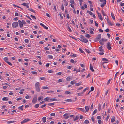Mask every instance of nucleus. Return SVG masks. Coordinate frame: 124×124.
<instances>
[{
  "label": "nucleus",
  "instance_id": "774afa93",
  "mask_svg": "<svg viewBox=\"0 0 124 124\" xmlns=\"http://www.w3.org/2000/svg\"><path fill=\"white\" fill-rule=\"evenodd\" d=\"M50 115L52 116H55V114L54 113H51Z\"/></svg>",
  "mask_w": 124,
  "mask_h": 124
},
{
  "label": "nucleus",
  "instance_id": "603ef678",
  "mask_svg": "<svg viewBox=\"0 0 124 124\" xmlns=\"http://www.w3.org/2000/svg\"><path fill=\"white\" fill-rule=\"evenodd\" d=\"M81 66L82 67H85V65L84 64H80Z\"/></svg>",
  "mask_w": 124,
  "mask_h": 124
},
{
  "label": "nucleus",
  "instance_id": "1a4fd4ad",
  "mask_svg": "<svg viewBox=\"0 0 124 124\" xmlns=\"http://www.w3.org/2000/svg\"><path fill=\"white\" fill-rule=\"evenodd\" d=\"M107 23L109 25L112 26L114 25V23L111 22L109 20H107Z\"/></svg>",
  "mask_w": 124,
  "mask_h": 124
},
{
  "label": "nucleus",
  "instance_id": "4468645a",
  "mask_svg": "<svg viewBox=\"0 0 124 124\" xmlns=\"http://www.w3.org/2000/svg\"><path fill=\"white\" fill-rule=\"evenodd\" d=\"M64 101L66 102H74V100H72L71 99H69L65 100Z\"/></svg>",
  "mask_w": 124,
  "mask_h": 124
},
{
  "label": "nucleus",
  "instance_id": "c756f323",
  "mask_svg": "<svg viewBox=\"0 0 124 124\" xmlns=\"http://www.w3.org/2000/svg\"><path fill=\"white\" fill-rule=\"evenodd\" d=\"M103 41L101 39L99 41L101 45H103Z\"/></svg>",
  "mask_w": 124,
  "mask_h": 124
},
{
  "label": "nucleus",
  "instance_id": "5fc2aeb1",
  "mask_svg": "<svg viewBox=\"0 0 124 124\" xmlns=\"http://www.w3.org/2000/svg\"><path fill=\"white\" fill-rule=\"evenodd\" d=\"M83 94V93L82 92L81 93H78V95L79 96H81Z\"/></svg>",
  "mask_w": 124,
  "mask_h": 124
},
{
  "label": "nucleus",
  "instance_id": "c03bdc74",
  "mask_svg": "<svg viewBox=\"0 0 124 124\" xmlns=\"http://www.w3.org/2000/svg\"><path fill=\"white\" fill-rule=\"evenodd\" d=\"M48 57L49 59H52L53 58V56L51 55H48Z\"/></svg>",
  "mask_w": 124,
  "mask_h": 124
},
{
  "label": "nucleus",
  "instance_id": "6e6d98bb",
  "mask_svg": "<svg viewBox=\"0 0 124 124\" xmlns=\"http://www.w3.org/2000/svg\"><path fill=\"white\" fill-rule=\"evenodd\" d=\"M18 109L20 110L21 111H22L23 110V108L21 107L20 106L18 107Z\"/></svg>",
  "mask_w": 124,
  "mask_h": 124
},
{
  "label": "nucleus",
  "instance_id": "f8f14e48",
  "mask_svg": "<svg viewBox=\"0 0 124 124\" xmlns=\"http://www.w3.org/2000/svg\"><path fill=\"white\" fill-rule=\"evenodd\" d=\"M18 22L19 23L20 27V28H22L23 27V25L21 21L20 20H19L18 21Z\"/></svg>",
  "mask_w": 124,
  "mask_h": 124
},
{
  "label": "nucleus",
  "instance_id": "e2e57ef3",
  "mask_svg": "<svg viewBox=\"0 0 124 124\" xmlns=\"http://www.w3.org/2000/svg\"><path fill=\"white\" fill-rule=\"evenodd\" d=\"M105 31L106 32H107L109 31V30L107 28L105 30Z\"/></svg>",
  "mask_w": 124,
  "mask_h": 124
},
{
  "label": "nucleus",
  "instance_id": "49530a36",
  "mask_svg": "<svg viewBox=\"0 0 124 124\" xmlns=\"http://www.w3.org/2000/svg\"><path fill=\"white\" fill-rule=\"evenodd\" d=\"M21 22H22V23L23 24H24V25L26 24V22L24 20H22V21H21Z\"/></svg>",
  "mask_w": 124,
  "mask_h": 124
},
{
  "label": "nucleus",
  "instance_id": "a18cd8bd",
  "mask_svg": "<svg viewBox=\"0 0 124 124\" xmlns=\"http://www.w3.org/2000/svg\"><path fill=\"white\" fill-rule=\"evenodd\" d=\"M89 123V121L88 120H86L84 122V123L85 124H88Z\"/></svg>",
  "mask_w": 124,
  "mask_h": 124
},
{
  "label": "nucleus",
  "instance_id": "ddd939ff",
  "mask_svg": "<svg viewBox=\"0 0 124 124\" xmlns=\"http://www.w3.org/2000/svg\"><path fill=\"white\" fill-rule=\"evenodd\" d=\"M28 3H24L21 4V5H23L24 6H26L27 8H29L28 6Z\"/></svg>",
  "mask_w": 124,
  "mask_h": 124
},
{
  "label": "nucleus",
  "instance_id": "72a5a7b5",
  "mask_svg": "<svg viewBox=\"0 0 124 124\" xmlns=\"http://www.w3.org/2000/svg\"><path fill=\"white\" fill-rule=\"evenodd\" d=\"M42 88L43 89H48L49 88L47 86H43L42 87Z\"/></svg>",
  "mask_w": 124,
  "mask_h": 124
},
{
  "label": "nucleus",
  "instance_id": "f257e3e1",
  "mask_svg": "<svg viewBox=\"0 0 124 124\" xmlns=\"http://www.w3.org/2000/svg\"><path fill=\"white\" fill-rule=\"evenodd\" d=\"M35 87L36 90L37 92H39L40 91V84L39 82H37L35 84Z\"/></svg>",
  "mask_w": 124,
  "mask_h": 124
},
{
  "label": "nucleus",
  "instance_id": "7c9ffc66",
  "mask_svg": "<svg viewBox=\"0 0 124 124\" xmlns=\"http://www.w3.org/2000/svg\"><path fill=\"white\" fill-rule=\"evenodd\" d=\"M70 79V77L69 76L67 77L66 78V80L67 81H69Z\"/></svg>",
  "mask_w": 124,
  "mask_h": 124
},
{
  "label": "nucleus",
  "instance_id": "bb28decb",
  "mask_svg": "<svg viewBox=\"0 0 124 124\" xmlns=\"http://www.w3.org/2000/svg\"><path fill=\"white\" fill-rule=\"evenodd\" d=\"M76 81L75 80L72 81L71 82L70 84L71 85H73L75 84V83H76Z\"/></svg>",
  "mask_w": 124,
  "mask_h": 124
},
{
  "label": "nucleus",
  "instance_id": "cd10ccee",
  "mask_svg": "<svg viewBox=\"0 0 124 124\" xmlns=\"http://www.w3.org/2000/svg\"><path fill=\"white\" fill-rule=\"evenodd\" d=\"M15 122H16V121H7V123L8 124H10V123H13Z\"/></svg>",
  "mask_w": 124,
  "mask_h": 124
},
{
  "label": "nucleus",
  "instance_id": "a878e982",
  "mask_svg": "<svg viewBox=\"0 0 124 124\" xmlns=\"http://www.w3.org/2000/svg\"><path fill=\"white\" fill-rule=\"evenodd\" d=\"M65 94H71V93L70 92L68 91H66L65 92Z\"/></svg>",
  "mask_w": 124,
  "mask_h": 124
},
{
  "label": "nucleus",
  "instance_id": "aec40b11",
  "mask_svg": "<svg viewBox=\"0 0 124 124\" xmlns=\"http://www.w3.org/2000/svg\"><path fill=\"white\" fill-rule=\"evenodd\" d=\"M115 117L114 116L112 117L111 121L112 122H113L115 121Z\"/></svg>",
  "mask_w": 124,
  "mask_h": 124
},
{
  "label": "nucleus",
  "instance_id": "5701e85b",
  "mask_svg": "<svg viewBox=\"0 0 124 124\" xmlns=\"http://www.w3.org/2000/svg\"><path fill=\"white\" fill-rule=\"evenodd\" d=\"M90 70L92 71L93 72L94 71V70L93 68V67L91 65V64H90Z\"/></svg>",
  "mask_w": 124,
  "mask_h": 124
},
{
  "label": "nucleus",
  "instance_id": "37998d69",
  "mask_svg": "<svg viewBox=\"0 0 124 124\" xmlns=\"http://www.w3.org/2000/svg\"><path fill=\"white\" fill-rule=\"evenodd\" d=\"M39 104H36L35 106L34 107L36 108H37L39 107Z\"/></svg>",
  "mask_w": 124,
  "mask_h": 124
},
{
  "label": "nucleus",
  "instance_id": "dca6fc26",
  "mask_svg": "<svg viewBox=\"0 0 124 124\" xmlns=\"http://www.w3.org/2000/svg\"><path fill=\"white\" fill-rule=\"evenodd\" d=\"M40 25L41 26H42L43 28H44L45 29H46V30H47L48 29V28L47 27L45 26L42 23H40Z\"/></svg>",
  "mask_w": 124,
  "mask_h": 124
},
{
  "label": "nucleus",
  "instance_id": "0e129e2a",
  "mask_svg": "<svg viewBox=\"0 0 124 124\" xmlns=\"http://www.w3.org/2000/svg\"><path fill=\"white\" fill-rule=\"evenodd\" d=\"M94 89V87H91V91H93Z\"/></svg>",
  "mask_w": 124,
  "mask_h": 124
},
{
  "label": "nucleus",
  "instance_id": "338daca9",
  "mask_svg": "<svg viewBox=\"0 0 124 124\" xmlns=\"http://www.w3.org/2000/svg\"><path fill=\"white\" fill-rule=\"evenodd\" d=\"M25 42L26 43H28L29 41L28 39H25L24 40Z\"/></svg>",
  "mask_w": 124,
  "mask_h": 124
},
{
  "label": "nucleus",
  "instance_id": "8fccbe9b",
  "mask_svg": "<svg viewBox=\"0 0 124 124\" xmlns=\"http://www.w3.org/2000/svg\"><path fill=\"white\" fill-rule=\"evenodd\" d=\"M85 35V37L87 38H89L90 37V35L88 34H86V35Z\"/></svg>",
  "mask_w": 124,
  "mask_h": 124
},
{
  "label": "nucleus",
  "instance_id": "79ce46f5",
  "mask_svg": "<svg viewBox=\"0 0 124 124\" xmlns=\"http://www.w3.org/2000/svg\"><path fill=\"white\" fill-rule=\"evenodd\" d=\"M97 109H95L92 113V115H94L97 112Z\"/></svg>",
  "mask_w": 124,
  "mask_h": 124
},
{
  "label": "nucleus",
  "instance_id": "423d86ee",
  "mask_svg": "<svg viewBox=\"0 0 124 124\" xmlns=\"http://www.w3.org/2000/svg\"><path fill=\"white\" fill-rule=\"evenodd\" d=\"M112 44L110 42H108L107 44V49L109 50H110L111 49V47Z\"/></svg>",
  "mask_w": 124,
  "mask_h": 124
},
{
  "label": "nucleus",
  "instance_id": "f3484780",
  "mask_svg": "<svg viewBox=\"0 0 124 124\" xmlns=\"http://www.w3.org/2000/svg\"><path fill=\"white\" fill-rule=\"evenodd\" d=\"M106 1H104V2L102 4H101V6L103 8L106 4Z\"/></svg>",
  "mask_w": 124,
  "mask_h": 124
},
{
  "label": "nucleus",
  "instance_id": "a19ab883",
  "mask_svg": "<svg viewBox=\"0 0 124 124\" xmlns=\"http://www.w3.org/2000/svg\"><path fill=\"white\" fill-rule=\"evenodd\" d=\"M101 105L100 104H99L98 106V109L99 110V111H100L101 110Z\"/></svg>",
  "mask_w": 124,
  "mask_h": 124
},
{
  "label": "nucleus",
  "instance_id": "4d7b16f0",
  "mask_svg": "<svg viewBox=\"0 0 124 124\" xmlns=\"http://www.w3.org/2000/svg\"><path fill=\"white\" fill-rule=\"evenodd\" d=\"M31 72L32 73L35 75H37V72L35 71H32Z\"/></svg>",
  "mask_w": 124,
  "mask_h": 124
},
{
  "label": "nucleus",
  "instance_id": "b1692460",
  "mask_svg": "<svg viewBox=\"0 0 124 124\" xmlns=\"http://www.w3.org/2000/svg\"><path fill=\"white\" fill-rule=\"evenodd\" d=\"M50 98L49 97H46L44 99V100L45 101H48L50 100Z\"/></svg>",
  "mask_w": 124,
  "mask_h": 124
},
{
  "label": "nucleus",
  "instance_id": "2f4dec72",
  "mask_svg": "<svg viewBox=\"0 0 124 124\" xmlns=\"http://www.w3.org/2000/svg\"><path fill=\"white\" fill-rule=\"evenodd\" d=\"M103 47L102 46H100L99 48V50L100 51H103V50L102 49Z\"/></svg>",
  "mask_w": 124,
  "mask_h": 124
},
{
  "label": "nucleus",
  "instance_id": "052dcab7",
  "mask_svg": "<svg viewBox=\"0 0 124 124\" xmlns=\"http://www.w3.org/2000/svg\"><path fill=\"white\" fill-rule=\"evenodd\" d=\"M116 25L119 27L120 26V24L119 23H116Z\"/></svg>",
  "mask_w": 124,
  "mask_h": 124
},
{
  "label": "nucleus",
  "instance_id": "3c124183",
  "mask_svg": "<svg viewBox=\"0 0 124 124\" xmlns=\"http://www.w3.org/2000/svg\"><path fill=\"white\" fill-rule=\"evenodd\" d=\"M87 12L89 13V14L91 15H92L93 14L90 11H87Z\"/></svg>",
  "mask_w": 124,
  "mask_h": 124
},
{
  "label": "nucleus",
  "instance_id": "393cba45",
  "mask_svg": "<svg viewBox=\"0 0 124 124\" xmlns=\"http://www.w3.org/2000/svg\"><path fill=\"white\" fill-rule=\"evenodd\" d=\"M2 100L3 101H7L8 100V97H4L2 98Z\"/></svg>",
  "mask_w": 124,
  "mask_h": 124
},
{
  "label": "nucleus",
  "instance_id": "412c9836",
  "mask_svg": "<svg viewBox=\"0 0 124 124\" xmlns=\"http://www.w3.org/2000/svg\"><path fill=\"white\" fill-rule=\"evenodd\" d=\"M82 83L81 82H79L78 83H76L75 84V85L77 86H78L81 85Z\"/></svg>",
  "mask_w": 124,
  "mask_h": 124
},
{
  "label": "nucleus",
  "instance_id": "4c0bfd02",
  "mask_svg": "<svg viewBox=\"0 0 124 124\" xmlns=\"http://www.w3.org/2000/svg\"><path fill=\"white\" fill-rule=\"evenodd\" d=\"M102 14L104 16H106V14L104 12V11L103 10H102Z\"/></svg>",
  "mask_w": 124,
  "mask_h": 124
},
{
  "label": "nucleus",
  "instance_id": "4be33fe9",
  "mask_svg": "<svg viewBox=\"0 0 124 124\" xmlns=\"http://www.w3.org/2000/svg\"><path fill=\"white\" fill-rule=\"evenodd\" d=\"M111 15L113 19L114 20L115 19V18L114 14L113 13H111Z\"/></svg>",
  "mask_w": 124,
  "mask_h": 124
},
{
  "label": "nucleus",
  "instance_id": "bf43d9fd",
  "mask_svg": "<svg viewBox=\"0 0 124 124\" xmlns=\"http://www.w3.org/2000/svg\"><path fill=\"white\" fill-rule=\"evenodd\" d=\"M70 3L72 4H74V0H70Z\"/></svg>",
  "mask_w": 124,
  "mask_h": 124
},
{
  "label": "nucleus",
  "instance_id": "f03ea898",
  "mask_svg": "<svg viewBox=\"0 0 124 124\" xmlns=\"http://www.w3.org/2000/svg\"><path fill=\"white\" fill-rule=\"evenodd\" d=\"M80 40L82 42H84L85 43H87L88 41V40L82 35L81 36Z\"/></svg>",
  "mask_w": 124,
  "mask_h": 124
},
{
  "label": "nucleus",
  "instance_id": "a211bd4d",
  "mask_svg": "<svg viewBox=\"0 0 124 124\" xmlns=\"http://www.w3.org/2000/svg\"><path fill=\"white\" fill-rule=\"evenodd\" d=\"M85 112H88V111L89 110V107L88 106H85Z\"/></svg>",
  "mask_w": 124,
  "mask_h": 124
},
{
  "label": "nucleus",
  "instance_id": "864d4df0",
  "mask_svg": "<svg viewBox=\"0 0 124 124\" xmlns=\"http://www.w3.org/2000/svg\"><path fill=\"white\" fill-rule=\"evenodd\" d=\"M28 10H30V11L32 12L33 13H35V11L34 10H33V9H29Z\"/></svg>",
  "mask_w": 124,
  "mask_h": 124
},
{
  "label": "nucleus",
  "instance_id": "c9c22d12",
  "mask_svg": "<svg viewBox=\"0 0 124 124\" xmlns=\"http://www.w3.org/2000/svg\"><path fill=\"white\" fill-rule=\"evenodd\" d=\"M79 118V117L78 116H76L75 118L74 119V121H75L77 120Z\"/></svg>",
  "mask_w": 124,
  "mask_h": 124
},
{
  "label": "nucleus",
  "instance_id": "c85d7f7f",
  "mask_svg": "<svg viewBox=\"0 0 124 124\" xmlns=\"http://www.w3.org/2000/svg\"><path fill=\"white\" fill-rule=\"evenodd\" d=\"M4 60L6 62H7L8 61V59L7 57H5L4 58Z\"/></svg>",
  "mask_w": 124,
  "mask_h": 124
},
{
  "label": "nucleus",
  "instance_id": "6e6552de",
  "mask_svg": "<svg viewBox=\"0 0 124 124\" xmlns=\"http://www.w3.org/2000/svg\"><path fill=\"white\" fill-rule=\"evenodd\" d=\"M37 96H36V97H34L32 100V103L34 104H35V103L37 102Z\"/></svg>",
  "mask_w": 124,
  "mask_h": 124
},
{
  "label": "nucleus",
  "instance_id": "58836bf2",
  "mask_svg": "<svg viewBox=\"0 0 124 124\" xmlns=\"http://www.w3.org/2000/svg\"><path fill=\"white\" fill-rule=\"evenodd\" d=\"M30 16L33 19H36V18L34 16L32 15H31Z\"/></svg>",
  "mask_w": 124,
  "mask_h": 124
},
{
  "label": "nucleus",
  "instance_id": "0eeeda50",
  "mask_svg": "<svg viewBox=\"0 0 124 124\" xmlns=\"http://www.w3.org/2000/svg\"><path fill=\"white\" fill-rule=\"evenodd\" d=\"M97 12L99 19H100V20L101 21L102 20L103 18L102 16L101 15V14L100 13L98 12L97 11Z\"/></svg>",
  "mask_w": 124,
  "mask_h": 124
},
{
  "label": "nucleus",
  "instance_id": "9b49d317",
  "mask_svg": "<svg viewBox=\"0 0 124 124\" xmlns=\"http://www.w3.org/2000/svg\"><path fill=\"white\" fill-rule=\"evenodd\" d=\"M30 120L28 118L25 119L24 120L22 121L21 122V124L24 123L29 121Z\"/></svg>",
  "mask_w": 124,
  "mask_h": 124
},
{
  "label": "nucleus",
  "instance_id": "9d476101",
  "mask_svg": "<svg viewBox=\"0 0 124 124\" xmlns=\"http://www.w3.org/2000/svg\"><path fill=\"white\" fill-rule=\"evenodd\" d=\"M69 115L68 114L65 113L63 115V116L65 117L64 118L65 119H67L69 118V116H68Z\"/></svg>",
  "mask_w": 124,
  "mask_h": 124
},
{
  "label": "nucleus",
  "instance_id": "20e7f679",
  "mask_svg": "<svg viewBox=\"0 0 124 124\" xmlns=\"http://www.w3.org/2000/svg\"><path fill=\"white\" fill-rule=\"evenodd\" d=\"M18 23L17 22H13L12 24V26L13 28H15L18 26Z\"/></svg>",
  "mask_w": 124,
  "mask_h": 124
},
{
  "label": "nucleus",
  "instance_id": "de8ad7c7",
  "mask_svg": "<svg viewBox=\"0 0 124 124\" xmlns=\"http://www.w3.org/2000/svg\"><path fill=\"white\" fill-rule=\"evenodd\" d=\"M93 103H92L90 107V109L92 110L93 108Z\"/></svg>",
  "mask_w": 124,
  "mask_h": 124
},
{
  "label": "nucleus",
  "instance_id": "39448f33",
  "mask_svg": "<svg viewBox=\"0 0 124 124\" xmlns=\"http://www.w3.org/2000/svg\"><path fill=\"white\" fill-rule=\"evenodd\" d=\"M102 60L104 61V62L103 63L102 65L103 67L104 68H105L104 64L108 62H107V61H108V60L106 58H103L102 59Z\"/></svg>",
  "mask_w": 124,
  "mask_h": 124
},
{
  "label": "nucleus",
  "instance_id": "7ed1b4c3",
  "mask_svg": "<svg viewBox=\"0 0 124 124\" xmlns=\"http://www.w3.org/2000/svg\"><path fill=\"white\" fill-rule=\"evenodd\" d=\"M101 34H99L97 36L96 38L95 39L94 41L97 42L98 41L101 39Z\"/></svg>",
  "mask_w": 124,
  "mask_h": 124
},
{
  "label": "nucleus",
  "instance_id": "680f3d73",
  "mask_svg": "<svg viewBox=\"0 0 124 124\" xmlns=\"http://www.w3.org/2000/svg\"><path fill=\"white\" fill-rule=\"evenodd\" d=\"M89 32H90V33L91 34H94V32H93V31L91 30H90Z\"/></svg>",
  "mask_w": 124,
  "mask_h": 124
},
{
  "label": "nucleus",
  "instance_id": "69168bd1",
  "mask_svg": "<svg viewBox=\"0 0 124 124\" xmlns=\"http://www.w3.org/2000/svg\"><path fill=\"white\" fill-rule=\"evenodd\" d=\"M7 63L10 66L12 65V64L10 62H9V61L7 62Z\"/></svg>",
  "mask_w": 124,
  "mask_h": 124
},
{
  "label": "nucleus",
  "instance_id": "09e8293b",
  "mask_svg": "<svg viewBox=\"0 0 124 124\" xmlns=\"http://www.w3.org/2000/svg\"><path fill=\"white\" fill-rule=\"evenodd\" d=\"M103 41H106L107 40V39H106L102 38L101 39Z\"/></svg>",
  "mask_w": 124,
  "mask_h": 124
},
{
  "label": "nucleus",
  "instance_id": "ea45409f",
  "mask_svg": "<svg viewBox=\"0 0 124 124\" xmlns=\"http://www.w3.org/2000/svg\"><path fill=\"white\" fill-rule=\"evenodd\" d=\"M109 117L110 116L109 114H108L106 118L105 119V120L106 121H107L108 119L109 118Z\"/></svg>",
  "mask_w": 124,
  "mask_h": 124
},
{
  "label": "nucleus",
  "instance_id": "2eb2a0df",
  "mask_svg": "<svg viewBox=\"0 0 124 124\" xmlns=\"http://www.w3.org/2000/svg\"><path fill=\"white\" fill-rule=\"evenodd\" d=\"M77 108L78 110H80L84 112H85V110H84L83 108Z\"/></svg>",
  "mask_w": 124,
  "mask_h": 124
},
{
  "label": "nucleus",
  "instance_id": "f704fd0d",
  "mask_svg": "<svg viewBox=\"0 0 124 124\" xmlns=\"http://www.w3.org/2000/svg\"><path fill=\"white\" fill-rule=\"evenodd\" d=\"M89 89V88L88 87H87L84 89L83 90V91L82 92V93H83L84 92H85L86 90H88Z\"/></svg>",
  "mask_w": 124,
  "mask_h": 124
},
{
  "label": "nucleus",
  "instance_id": "6ab92c4d",
  "mask_svg": "<svg viewBox=\"0 0 124 124\" xmlns=\"http://www.w3.org/2000/svg\"><path fill=\"white\" fill-rule=\"evenodd\" d=\"M42 119L43 122L45 123L46 121V118L45 117H44L42 118Z\"/></svg>",
  "mask_w": 124,
  "mask_h": 124
},
{
  "label": "nucleus",
  "instance_id": "e433bc0d",
  "mask_svg": "<svg viewBox=\"0 0 124 124\" xmlns=\"http://www.w3.org/2000/svg\"><path fill=\"white\" fill-rule=\"evenodd\" d=\"M43 97L42 96H40L38 98V101H40L41 99H43Z\"/></svg>",
  "mask_w": 124,
  "mask_h": 124
},
{
  "label": "nucleus",
  "instance_id": "473e14b6",
  "mask_svg": "<svg viewBox=\"0 0 124 124\" xmlns=\"http://www.w3.org/2000/svg\"><path fill=\"white\" fill-rule=\"evenodd\" d=\"M50 100L53 101H56L57 100V99L55 98H50Z\"/></svg>",
  "mask_w": 124,
  "mask_h": 124
},
{
  "label": "nucleus",
  "instance_id": "13d9d810",
  "mask_svg": "<svg viewBox=\"0 0 124 124\" xmlns=\"http://www.w3.org/2000/svg\"><path fill=\"white\" fill-rule=\"evenodd\" d=\"M111 79H110L108 81L107 83V85H108L109 84V83L111 81Z\"/></svg>",
  "mask_w": 124,
  "mask_h": 124
}]
</instances>
